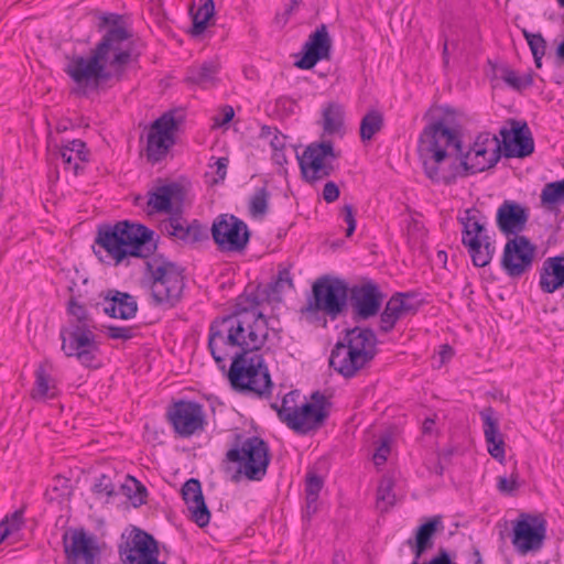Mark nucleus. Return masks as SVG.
I'll list each match as a JSON object with an SVG mask.
<instances>
[{
	"label": "nucleus",
	"instance_id": "nucleus-1",
	"mask_svg": "<svg viewBox=\"0 0 564 564\" xmlns=\"http://www.w3.org/2000/svg\"><path fill=\"white\" fill-rule=\"evenodd\" d=\"M238 306L235 314L212 323L208 348L220 369H225L227 359L232 360L228 378L235 390L267 397L272 381L262 355L257 351L267 341L268 321L257 303Z\"/></svg>",
	"mask_w": 564,
	"mask_h": 564
},
{
	"label": "nucleus",
	"instance_id": "nucleus-2",
	"mask_svg": "<svg viewBox=\"0 0 564 564\" xmlns=\"http://www.w3.org/2000/svg\"><path fill=\"white\" fill-rule=\"evenodd\" d=\"M417 152L425 175L432 182L451 184L457 176L476 174L495 166L501 155V142L491 133H480L463 155L458 133L445 118H437L423 129Z\"/></svg>",
	"mask_w": 564,
	"mask_h": 564
},
{
	"label": "nucleus",
	"instance_id": "nucleus-3",
	"mask_svg": "<svg viewBox=\"0 0 564 564\" xmlns=\"http://www.w3.org/2000/svg\"><path fill=\"white\" fill-rule=\"evenodd\" d=\"M133 54L131 33L115 24L107 30L89 56L69 57L65 73L76 84V93L87 95L120 82Z\"/></svg>",
	"mask_w": 564,
	"mask_h": 564
},
{
	"label": "nucleus",
	"instance_id": "nucleus-4",
	"mask_svg": "<svg viewBox=\"0 0 564 564\" xmlns=\"http://www.w3.org/2000/svg\"><path fill=\"white\" fill-rule=\"evenodd\" d=\"M96 243L116 263L127 257L149 258L156 249L153 230L129 221H120L112 227L100 229Z\"/></svg>",
	"mask_w": 564,
	"mask_h": 564
},
{
	"label": "nucleus",
	"instance_id": "nucleus-5",
	"mask_svg": "<svg viewBox=\"0 0 564 564\" xmlns=\"http://www.w3.org/2000/svg\"><path fill=\"white\" fill-rule=\"evenodd\" d=\"M377 337L369 328L347 329L332 350L329 366L345 378L355 377L377 354Z\"/></svg>",
	"mask_w": 564,
	"mask_h": 564
},
{
	"label": "nucleus",
	"instance_id": "nucleus-6",
	"mask_svg": "<svg viewBox=\"0 0 564 564\" xmlns=\"http://www.w3.org/2000/svg\"><path fill=\"white\" fill-rule=\"evenodd\" d=\"M325 397L319 392L312 394V401H306L299 391L286 393L281 404L272 403L279 420L300 435H306L323 426L328 411Z\"/></svg>",
	"mask_w": 564,
	"mask_h": 564
},
{
	"label": "nucleus",
	"instance_id": "nucleus-7",
	"mask_svg": "<svg viewBox=\"0 0 564 564\" xmlns=\"http://www.w3.org/2000/svg\"><path fill=\"white\" fill-rule=\"evenodd\" d=\"M143 283L153 302L167 307H173L181 300L185 286L183 270L162 257L145 261Z\"/></svg>",
	"mask_w": 564,
	"mask_h": 564
},
{
	"label": "nucleus",
	"instance_id": "nucleus-8",
	"mask_svg": "<svg viewBox=\"0 0 564 564\" xmlns=\"http://www.w3.org/2000/svg\"><path fill=\"white\" fill-rule=\"evenodd\" d=\"M228 462L237 464V474L248 480L260 481L267 475L270 454L267 443L260 437H249L239 447L229 449Z\"/></svg>",
	"mask_w": 564,
	"mask_h": 564
},
{
	"label": "nucleus",
	"instance_id": "nucleus-9",
	"mask_svg": "<svg viewBox=\"0 0 564 564\" xmlns=\"http://www.w3.org/2000/svg\"><path fill=\"white\" fill-rule=\"evenodd\" d=\"M96 328L66 326L61 329L62 351L66 357H75L87 368H99L100 345L95 333Z\"/></svg>",
	"mask_w": 564,
	"mask_h": 564
},
{
	"label": "nucleus",
	"instance_id": "nucleus-10",
	"mask_svg": "<svg viewBox=\"0 0 564 564\" xmlns=\"http://www.w3.org/2000/svg\"><path fill=\"white\" fill-rule=\"evenodd\" d=\"M547 523L542 514L522 512L512 521V545L521 554L538 553L546 539Z\"/></svg>",
	"mask_w": 564,
	"mask_h": 564
},
{
	"label": "nucleus",
	"instance_id": "nucleus-11",
	"mask_svg": "<svg viewBox=\"0 0 564 564\" xmlns=\"http://www.w3.org/2000/svg\"><path fill=\"white\" fill-rule=\"evenodd\" d=\"M348 288L338 279L323 278L313 285V299L308 312H322L332 319L337 318L346 307Z\"/></svg>",
	"mask_w": 564,
	"mask_h": 564
},
{
	"label": "nucleus",
	"instance_id": "nucleus-12",
	"mask_svg": "<svg viewBox=\"0 0 564 564\" xmlns=\"http://www.w3.org/2000/svg\"><path fill=\"white\" fill-rule=\"evenodd\" d=\"M210 234L221 252H241L250 239L247 224L229 214L219 215L214 219Z\"/></svg>",
	"mask_w": 564,
	"mask_h": 564
},
{
	"label": "nucleus",
	"instance_id": "nucleus-13",
	"mask_svg": "<svg viewBox=\"0 0 564 564\" xmlns=\"http://www.w3.org/2000/svg\"><path fill=\"white\" fill-rule=\"evenodd\" d=\"M330 141L310 144L299 159L304 180L311 184L328 177L334 172L337 159Z\"/></svg>",
	"mask_w": 564,
	"mask_h": 564
},
{
	"label": "nucleus",
	"instance_id": "nucleus-14",
	"mask_svg": "<svg viewBox=\"0 0 564 564\" xmlns=\"http://www.w3.org/2000/svg\"><path fill=\"white\" fill-rule=\"evenodd\" d=\"M177 121L172 112H165L149 128L147 135V159L152 163L162 161L175 143Z\"/></svg>",
	"mask_w": 564,
	"mask_h": 564
},
{
	"label": "nucleus",
	"instance_id": "nucleus-15",
	"mask_svg": "<svg viewBox=\"0 0 564 564\" xmlns=\"http://www.w3.org/2000/svg\"><path fill=\"white\" fill-rule=\"evenodd\" d=\"M536 247L525 237L508 239L503 248L501 267L510 278H519L528 272L535 257Z\"/></svg>",
	"mask_w": 564,
	"mask_h": 564
},
{
	"label": "nucleus",
	"instance_id": "nucleus-16",
	"mask_svg": "<svg viewBox=\"0 0 564 564\" xmlns=\"http://www.w3.org/2000/svg\"><path fill=\"white\" fill-rule=\"evenodd\" d=\"M463 225L462 242L468 249L474 265L479 268L488 265L495 247L489 241L485 227L475 217H467Z\"/></svg>",
	"mask_w": 564,
	"mask_h": 564
},
{
	"label": "nucleus",
	"instance_id": "nucleus-17",
	"mask_svg": "<svg viewBox=\"0 0 564 564\" xmlns=\"http://www.w3.org/2000/svg\"><path fill=\"white\" fill-rule=\"evenodd\" d=\"M119 555L124 564H143L159 558L158 542L140 529H133L119 545Z\"/></svg>",
	"mask_w": 564,
	"mask_h": 564
},
{
	"label": "nucleus",
	"instance_id": "nucleus-18",
	"mask_svg": "<svg viewBox=\"0 0 564 564\" xmlns=\"http://www.w3.org/2000/svg\"><path fill=\"white\" fill-rule=\"evenodd\" d=\"M169 419L175 432L182 437H189L204 429L205 413L203 405L193 401H178L169 412Z\"/></svg>",
	"mask_w": 564,
	"mask_h": 564
},
{
	"label": "nucleus",
	"instance_id": "nucleus-19",
	"mask_svg": "<svg viewBox=\"0 0 564 564\" xmlns=\"http://www.w3.org/2000/svg\"><path fill=\"white\" fill-rule=\"evenodd\" d=\"M66 558L70 564H98L100 550L96 540L84 530H74L64 535Z\"/></svg>",
	"mask_w": 564,
	"mask_h": 564
},
{
	"label": "nucleus",
	"instance_id": "nucleus-20",
	"mask_svg": "<svg viewBox=\"0 0 564 564\" xmlns=\"http://www.w3.org/2000/svg\"><path fill=\"white\" fill-rule=\"evenodd\" d=\"M500 134L503 154L507 158H525L534 151V142L527 123L520 126L519 122L512 121L511 128H502Z\"/></svg>",
	"mask_w": 564,
	"mask_h": 564
},
{
	"label": "nucleus",
	"instance_id": "nucleus-21",
	"mask_svg": "<svg viewBox=\"0 0 564 564\" xmlns=\"http://www.w3.org/2000/svg\"><path fill=\"white\" fill-rule=\"evenodd\" d=\"M529 217V208L507 199L498 207L496 221L503 235L521 237L519 234L525 229Z\"/></svg>",
	"mask_w": 564,
	"mask_h": 564
},
{
	"label": "nucleus",
	"instance_id": "nucleus-22",
	"mask_svg": "<svg viewBox=\"0 0 564 564\" xmlns=\"http://www.w3.org/2000/svg\"><path fill=\"white\" fill-rule=\"evenodd\" d=\"M332 41L325 24L316 29L308 36L303 46V56L295 62V66L301 69H311L321 59H327L330 55Z\"/></svg>",
	"mask_w": 564,
	"mask_h": 564
},
{
	"label": "nucleus",
	"instance_id": "nucleus-23",
	"mask_svg": "<svg viewBox=\"0 0 564 564\" xmlns=\"http://www.w3.org/2000/svg\"><path fill=\"white\" fill-rule=\"evenodd\" d=\"M163 231L183 243L193 245L208 239V228L199 221L187 223L181 216H172L162 224Z\"/></svg>",
	"mask_w": 564,
	"mask_h": 564
},
{
	"label": "nucleus",
	"instance_id": "nucleus-24",
	"mask_svg": "<svg viewBox=\"0 0 564 564\" xmlns=\"http://www.w3.org/2000/svg\"><path fill=\"white\" fill-rule=\"evenodd\" d=\"M182 497L189 519L200 528L206 527L210 520V512L205 503L200 482L195 478L188 479L182 487Z\"/></svg>",
	"mask_w": 564,
	"mask_h": 564
},
{
	"label": "nucleus",
	"instance_id": "nucleus-25",
	"mask_svg": "<svg viewBox=\"0 0 564 564\" xmlns=\"http://www.w3.org/2000/svg\"><path fill=\"white\" fill-rule=\"evenodd\" d=\"M381 301L382 294L375 283L368 282L351 290V304L361 318L376 315Z\"/></svg>",
	"mask_w": 564,
	"mask_h": 564
},
{
	"label": "nucleus",
	"instance_id": "nucleus-26",
	"mask_svg": "<svg viewBox=\"0 0 564 564\" xmlns=\"http://www.w3.org/2000/svg\"><path fill=\"white\" fill-rule=\"evenodd\" d=\"M102 310L112 318L129 319L135 316L138 304L129 293L109 290L104 296Z\"/></svg>",
	"mask_w": 564,
	"mask_h": 564
},
{
	"label": "nucleus",
	"instance_id": "nucleus-27",
	"mask_svg": "<svg viewBox=\"0 0 564 564\" xmlns=\"http://www.w3.org/2000/svg\"><path fill=\"white\" fill-rule=\"evenodd\" d=\"M479 414L484 422V435L488 453L494 458L502 462L506 455L505 441L499 431V421L495 416V411L491 406H487Z\"/></svg>",
	"mask_w": 564,
	"mask_h": 564
},
{
	"label": "nucleus",
	"instance_id": "nucleus-28",
	"mask_svg": "<svg viewBox=\"0 0 564 564\" xmlns=\"http://www.w3.org/2000/svg\"><path fill=\"white\" fill-rule=\"evenodd\" d=\"M409 297V294L398 293L387 302L380 316V329L382 332H390L401 317L414 312L413 305L408 303Z\"/></svg>",
	"mask_w": 564,
	"mask_h": 564
},
{
	"label": "nucleus",
	"instance_id": "nucleus-29",
	"mask_svg": "<svg viewBox=\"0 0 564 564\" xmlns=\"http://www.w3.org/2000/svg\"><path fill=\"white\" fill-rule=\"evenodd\" d=\"M539 284L545 293H553L564 285V254L547 258L543 262Z\"/></svg>",
	"mask_w": 564,
	"mask_h": 564
},
{
	"label": "nucleus",
	"instance_id": "nucleus-30",
	"mask_svg": "<svg viewBox=\"0 0 564 564\" xmlns=\"http://www.w3.org/2000/svg\"><path fill=\"white\" fill-rule=\"evenodd\" d=\"M88 151L86 144L80 140H72L58 148L56 156L59 158L66 171H72L75 175L83 169V164L88 161Z\"/></svg>",
	"mask_w": 564,
	"mask_h": 564
},
{
	"label": "nucleus",
	"instance_id": "nucleus-31",
	"mask_svg": "<svg viewBox=\"0 0 564 564\" xmlns=\"http://www.w3.org/2000/svg\"><path fill=\"white\" fill-rule=\"evenodd\" d=\"M218 73L219 63L215 61L204 62L202 64L191 66L187 69L185 80L203 88H209L216 84Z\"/></svg>",
	"mask_w": 564,
	"mask_h": 564
},
{
	"label": "nucleus",
	"instance_id": "nucleus-32",
	"mask_svg": "<svg viewBox=\"0 0 564 564\" xmlns=\"http://www.w3.org/2000/svg\"><path fill=\"white\" fill-rule=\"evenodd\" d=\"M441 525L440 517H434L430 519L427 522L419 527L415 535V541H408V544L411 546L414 557L420 560L425 551L432 549L433 546V536L435 535L437 528Z\"/></svg>",
	"mask_w": 564,
	"mask_h": 564
},
{
	"label": "nucleus",
	"instance_id": "nucleus-33",
	"mask_svg": "<svg viewBox=\"0 0 564 564\" xmlns=\"http://www.w3.org/2000/svg\"><path fill=\"white\" fill-rule=\"evenodd\" d=\"M180 193L176 184H169L158 187L152 192L148 199V207L153 213H171L172 202Z\"/></svg>",
	"mask_w": 564,
	"mask_h": 564
},
{
	"label": "nucleus",
	"instance_id": "nucleus-34",
	"mask_svg": "<svg viewBox=\"0 0 564 564\" xmlns=\"http://www.w3.org/2000/svg\"><path fill=\"white\" fill-rule=\"evenodd\" d=\"M324 135H339L344 134V109L337 102H329L323 109L322 120Z\"/></svg>",
	"mask_w": 564,
	"mask_h": 564
},
{
	"label": "nucleus",
	"instance_id": "nucleus-35",
	"mask_svg": "<svg viewBox=\"0 0 564 564\" xmlns=\"http://www.w3.org/2000/svg\"><path fill=\"white\" fill-rule=\"evenodd\" d=\"M56 394V387L54 380L48 372L47 364H42L35 371V386L32 390L34 399L54 398Z\"/></svg>",
	"mask_w": 564,
	"mask_h": 564
},
{
	"label": "nucleus",
	"instance_id": "nucleus-36",
	"mask_svg": "<svg viewBox=\"0 0 564 564\" xmlns=\"http://www.w3.org/2000/svg\"><path fill=\"white\" fill-rule=\"evenodd\" d=\"M192 19H193V35L202 34L207 25L209 20L215 14V3L214 0H198L197 8L191 9Z\"/></svg>",
	"mask_w": 564,
	"mask_h": 564
},
{
	"label": "nucleus",
	"instance_id": "nucleus-37",
	"mask_svg": "<svg viewBox=\"0 0 564 564\" xmlns=\"http://www.w3.org/2000/svg\"><path fill=\"white\" fill-rule=\"evenodd\" d=\"M67 312L70 316L68 326L97 328L94 318L88 314L86 307L78 303L74 297L68 302Z\"/></svg>",
	"mask_w": 564,
	"mask_h": 564
},
{
	"label": "nucleus",
	"instance_id": "nucleus-38",
	"mask_svg": "<svg viewBox=\"0 0 564 564\" xmlns=\"http://www.w3.org/2000/svg\"><path fill=\"white\" fill-rule=\"evenodd\" d=\"M383 127V115L379 110L368 111L360 122V138L362 141H369Z\"/></svg>",
	"mask_w": 564,
	"mask_h": 564
},
{
	"label": "nucleus",
	"instance_id": "nucleus-39",
	"mask_svg": "<svg viewBox=\"0 0 564 564\" xmlns=\"http://www.w3.org/2000/svg\"><path fill=\"white\" fill-rule=\"evenodd\" d=\"M523 35L528 42L530 51L534 58V64L538 68L542 67V58L546 51V41L541 33H530L523 30Z\"/></svg>",
	"mask_w": 564,
	"mask_h": 564
},
{
	"label": "nucleus",
	"instance_id": "nucleus-40",
	"mask_svg": "<svg viewBox=\"0 0 564 564\" xmlns=\"http://www.w3.org/2000/svg\"><path fill=\"white\" fill-rule=\"evenodd\" d=\"M541 203L545 206L564 203V178L562 181L547 183L543 187Z\"/></svg>",
	"mask_w": 564,
	"mask_h": 564
},
{
	"label": "nucleus",
	"instance_id": "nucleus-41",
	"mask_svg": "<svg viewBox=\"0 0 564 564\" xmlns=\"http://www.w3.org/2000/svg\"><path fill=\"white\" fill-rule=\"evenodd\" d=\"M393 481L391 478H383L377 489V508L387 511L394 505Z\"/></svg>",
	"mask_w": 564,
	"mask_h": 564
},
{
	"label": "nucleus",
	"instance_id": "nucleus-42",
	"mask_svg": "<svg viewBox=\"0 0 564 564\" xmlns=\"http://www.w3.org/2000/svg\"><path fill=\"white\" fill-rule=\"evenodd\" d=\"M270 194L265 187L258 188L250 198L249 213L253 218H263L268 212Z\"/></svg>",
	"mask_w": 564,
	"mask_h": 564
},
{
	"label": "nucleus",
	"instance_id": "nucleus-43",
	"mask_svg": "<svg viewBox=\"0 0 564 564\" xmlns=\"http://www.w3.org/2000/svg\"><path fill=\"white\" fill-rule=\"evenodd\" d=\"M120 489L123 492V495H126L130 499L135 498L139 503L144 502L147 489L134 477L127 476L126 481L121 484Z\"/></svg>",
	"mask_w": 564,
	"mask_h": 564
},
{
	"label": "nucleus",
	"instance_id": "nucleus-44",
	"mask_svg": "<svg viewBox=\"0 0 564 564\" xmlns=\"http://www.w3.org/2000/svg\"><path fill=\"white\" fill-rule=\"evenodd\" d=\"M323 487V480L319 476L315 474H308L306 477V502L307 508L316 510V501L318 498V494Z\"/></svg>",
	"mask_w": 564,
	"mask_h": 564
},
{
	"label": "nucleus",
	"instance_id": "nucleus-45",
	"mask_svg": "<svg viewBox=\"0 0 564 564\" xmlns=\"http://www.w3.org/2000/svg\"><path fill=\"white\" fill-rule=\"evenodd\" d=\"M501 78L506 84H508L510 87L514 89H522L525 87L531 86L532 84V77L531 75H527L524 77H520L517 72L513 69H510L508 67L502 68L501 70Z\"/></svg>",
	"mask_w": 564,
	"mask_h": 564
},
{
	"label": "nucleus",
	"instance_id": "nucleus-46",
	"mask_svg": "<svg viewBox=\"0 0 564 564\" xmlns=\"http://www.w3.org/2000/svg\"><path fill=\"white\" fill-rule=\"evenodd\" d=\"M261 138L269 141L272 151L285 150L286 148V137L279 133L275 128L262 127Z\"/></svg>",
	"mask_w": 564,
	"mask_h": 564
},
{
	"label": "nucleus",
	"instance_id": "nucleus-47",
	"mask_svg": "<svg viewBox=\"0 0 564 564\" xmlns=\"http://www.w3.org/2000/svg\"><path fill=\"white\" fill-rule=\"evenodd\" d=\"M293 282L291 278V273L288 269H282L279 271L278 276L274 282L270 284V290L273 294H281L286 289H292Z\"/></svg>",
	"mask_w": 564,
	"mask_h": 564
},
{
	"label": "nucleus",
	"instance_id": "nucleus-48",
	"mask_svg": "<svg viewBox=\"0 0 564 564\" xmlns=\"http://www.w3.org/2000/svg\"><path fill=\"white\" fill-rule=\"evenodd\" d=\"M106 332L111 339L129 340L134 337L135 328L132 326H113L106 327Z\"/></svg>",
	"mask_w": 564,
	"mask_h": 564
},
{
	"label": "nucleus",
	"instance_id": "nucleus-49",
	"mask_svg": "<svg viewBox=\"0 0 564 564\" xmlns=\"http://www.w3.org/2000/svg\"><path fill=\"white\" fill-rule=\"evenodd\" d=\"M94 492L106 497H111L117 494L115 485L112 484L111 479L106 475H101L97 479L94 486Z\"/></svg>",
	"mask_w": 564,
	"mask_h": 564
},
{
	"label": "nucleus",
	"instance_id": "nucleus-50",
	"mask_svg": "<svg viewBox=\"0 0 564 564\" xmlns=\"http://www.w3.org/2000/svg\"><path fill=\"white\" fill-rule=\"evenodd\" d=\"M356 213L354 206L350 204H345L340 209V216L347 225L346 228V237H350L356 229Z\"/></svg>",
	"mask_w": 564,
	"mask_h": 564
},
{
	"label": "nucleus",
	"instance_id": "nucleus-51",
	"mask_svg": "<svg viewBox=\"0 0 564 564\" xmlns=\"http://www.w3.org/2000/svg\"><path fill=\"white\" fill-rule=\"evenodd\" d=\"M234 116H235V111L231 106L226 105V106L221 107L220 110L218 111V113H216L213 117L214 127L219 128V127L227 124L228 122H230L232 120Z\"/></svg>",
	"mask_w": 564,
	"mask_h": 564
},
{
	"label": "nucleus",
	"instance_id": "nucleus-52",
	"mask_svg": "<svg viewBox=\"0 0 564 564\" xmlns=\"http://www.w3.org/2000/svg\"><path fill=\"white\" fill-rule=\"evenodd\" d=\"M497 487L503 494H508V495L512 494L519 487L518 476L511 475L510 478L499 477Z\"/></svg>",
	"mask_w": 564,
	"mask_h": 564
},
{
	"label": "nucleus",
	"instance_id": "nucleus-53",
	"mask_svg": "<svg viewBox=\"0 0 564 564\" xmlns=\"http://www.w3.org/2000/svg\"><path fill=\"white\" fill-rule=\"evenodd\" d=\"M390 454V445L388 438H382L380 445L373 454V462L377 466L383 465Z\"/></svg>",
	"mask_w": 564,
	"mask_h": 564
},
{
	"label": "nucleus",
	"instance_id": "nucleus-54",
	"mask_svg": "<svg viewBox=\"0 0 564 564\" xmlns=\"http://www.w3.org/2000/svg\"><path fill=\"white\" fill-rule=\"evenodd\" d=\"M339 197V188L334 182H327L323 188V198L327 203H334Z\"/></svg>",
	"mask_w": 564,
	"mask_h": 564
},
{
	"label": "nucleus",
	"instance_id": "nucleus-55",
	"mask_svg": "<svg viewBox=\"0 0 564 564\" xmlns=\"http://www.w3.org/2000/svg\"><path fill=\"white\" fill-rule=\"evenodd\" d=\"M1 522H8L10 529V534L19 531L23 523V512L21 510H18L13 512V514L10 518H6Z\"/></svg>",
	"mask_w": 564,
	"mask_h": 564
},
{
	"label": "nucleus",
	"instance_id": "nucleus-56",
	"mask_svg": "<svg viewBox=\"0 0 564 564\" xmlns=\"http://www.w3.org/2000/svg\"><path fill=\"white\" fill-rule=\"evenodd\" d=\"M229 160L228 158H218L214 165H210V167H216L215 172L218 176L215 182L224 181L227 175V169H228Z\"/></svg>",
	"mask_w": 564,
	"mask_h": 564
},
{
	"label": "nucleus",
	"instance_id": "nucleus-57",
	"mask_svg": "<svg viewBox=\"0 0 564 564\" xmlns=\"http://www.w3.org/2000/svg\"><path fill=\"white\" fill-rule=\"evenodd\" d=\"M424 564H456L453 562L446 550L441 549L436 556H434L429 563Z\"/></svg>",
	"mask_w": 564,
	"mask_h": 564
},
{
	"label": "nucleus",
	"instance_id": "nucleus-58",
	"mask_svg": "<svg viewBox=\"0 0 564 564\" xmlns=\"http://www.w3.org/2000/svg\"><path fill=\"white\" fill-rule=\"evenodd\" d=\"M272 161L275 164L283 166L288 162L286 155H285V150L272 151Z\"/></svg>",
	"mask_w": 564,
	"mask_h": 564
},
{
	"label": "nucleus",
	"instance_id": "nucleus-59",
	"mask_svg": "<svg viewBox=\"0 0 564 564\" xmlns=\"http://www.w3.org/2000/svg\"><path fill=\"white\" fill-rule=\"evenodd\" d=\"M8 522H0V543L10 535V529Z\"/></svg>",
	"mask_w": 564,
	"mask_h": 564
},
{
	"label": "nucleus",
	"instance_id": "nucleus-60",
	"mask_svg": "<svg viewBox=\"0 0 564 564\" xmlns=\"http://www.w3.org/2000/svg\"><path fill=\"white\" fill-rule=\"evenodd\" d=\"M433 425H434V420L432 419H426L424 422H423V432L424 433H430L433 429Z\"/></svg>",
	"mask_w": 564,
	"mask_h": 564
},
{
	"label": "nucleus",
	"instance_id": "nucleus-61",
	"mask_svg": "<svg viewBox=\"0 0 564 564\" xmlns=\"http://www.w3.org/2000/svg\"><path fill=\"white\" fill-rule=\"evenodd\" d=\"M557 56L564 59V41L557 47Z\"/></svg>",
	"mask_w": 564,
	"mask_h": 564
},
{
	"label": "nucleus",
	"instance_id": "nucleus-62",
	"mask_svg": "<svg viewBox=\"0 0 564 564\" xmlns=\"http://www.w3.org/2000/svg\"><path fill=\"white\" fill-rule=\"evenodd\" d=\"M474 556L476 558V564H480L481 563V557H480V553H479L478 550L474 551Z\"/></svg>",
	"mask_w": 564,
	"mask_h": 564
},
{
	"label": "nucleus",
	"instance_id": "nucleus-63",
	"mask_svg": "<svg viewBox=\"0 0 564 564\" xmlns=\"http://www.w3.org/2000/svg\"><path fill=\"white\" fill-rule=\"evenodd\" d=\"M143 564H166V563L165 562H161V561H159V558H156L154 561L147 562V563H143Z\"/></svg>",
	"mask_w": 564,
	"mask_h": 564
},
{
	"label": "nucleus",
	"instance_id": "nucleus-64",
	"mask_svg": "<svg viewBox=\"0 0 564 564\" xmlns=\"http://www.w3.org/2000/svg\"><path fill=\"white\" fill-rule=\"evenodd\" d=\"M438 257H440L441 259H444V258H446V253H445V252H443V251H440V252H438Z\"/></svg>",
	"mask_w": 564,
	"mask_h": 564
}]
</instances>
